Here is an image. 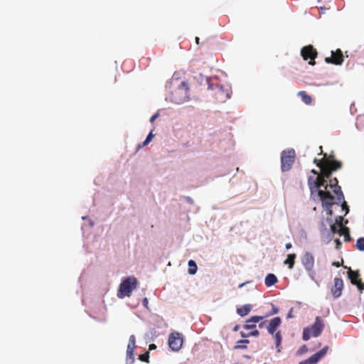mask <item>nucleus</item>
<instances>
[{"label":"nucleus","mask_w":364,"mask_h":364,"mask_svg":"<svg viewBox=\"0 0 364 364\" xmlns=\"http://www.w3.org/2000/svg\"><path fill=\"white\" fill-rule=\"evenodd\" d=\"M139 282L134 276L124 277L117 289V296L119 299L130 296L134 289H136Z\"/></svg>","instance_id":"f257e3e1"},{"label":"nucleus","mask_w":364,"mask_h":364,"mask_svg":"<svg viewBox=\"0 0 364 364\" xmlns=\"http://www.w3.org/2000/svg\"><path fill=\"white\" fill-rule=\"evenodd\" d=\"M296 157L295 150L294 149H288L281 153V170L283 173L289 171Z\"/></svg>","instance_id":"f03ea898"},{"label":"nucleus","mask_w":364,"mask_h":364,"mask_svg":"<svg viewBox=\"0 0 364 364\" xmlns=\"http://www.w3.org/2000/svg\"><path fill=\"white\" fill-rule=\"evenodd\" d=\"M307 183L310 190L311 198L316 201V198H321V196L323 194V191L321 189V187L324 185L317 181L312 176L308 177Z\"/></svg>","instance_id":"7ed1b4c3"},{"label":"nucleus","mask_w":364,"mask_h":364,"mask_svg":"<svg viewBox=\"0 0 364 364\" xmlns=\"http://www.w3.org/2000/svg\"><path fill=\"white\" fill-rule=\"evenodd\" d=\"M184 336L181 333L174 331L169 334L168 344L172 351H179L183 346Z\"/></svg>","instance_id":"20e7f679"},{"label":"nucleus","mask_w":364,"mask_h":364,"mask_svg":"<svg viewBox=\"0 0 364 364\" xmlns=\"http://www.w3.org/2000/svg\"><path fill=\"white\" fill-rule=\"evenodd\" d=\"M347 275L350 283L356 286L360 294H362L364 290V282L361 281L360 271L358 269L353 270L350 268L347 272Z\"/></svg>","instance_id":"39448f33"},{"label":"nucleus","mask_w":364,"mask_h":364,"mask_svg":"<svg viewBox=\"0 0 364 364\" xmlns=\"http://www.w3.org/2000/svg\"><path fill=\"white\" fill-rule=\"evenodd\" d=\"M329 347L325 346L308 358L299 362V364H317L327 354Z\"/></svg>","instance_id":"423d86ee"},{"label":"nucleus","mask_w":364,"mask_h":364,"mask_svg":"<svg viewBox=\"0 0 364 364\" xmlns=\"http://www.w3.org/2000/svg\"><path fill=\"white\" fill-rule=\"evenodd\" d=\"M318 53L316 50L311 45L304 46L301 49V55L304 60L309 59V64L311 65H315L314 59L317 57Z\"/></svg>","instance_id":"0eeeda50"},{"label":"nucleus","mask_w":364,"mask_h":364,"mask_svg":"<svg viewBox=\"0 0 364 364\" xmlns=\"http://www.w3.org/2000/svg\"><path fill=\"white\" fill-rule=\"evenodd\" d=\"M324 321L322 319V318L319 316H317L315 318V321L309 327L312 336L314 338L318 337L321 335L323 328H324Z\"/></svg>","instance_id":"6e6552de"},{"label":"nucleus","mask_w":364,"mask_h":364,"mask_svg":"<svg viewBox=\"0 0 364 364\" xmlns=\"http://www.w3.org/2000/svg\"><path fill=\"white\" fill-rule=\"evenodd\" d=\"M135 343V336L134 335L130 336L127 349L126 364H134V363Z\"/></svg>","instance_id":"1a4fd4ad"},{"label":"nucleus","mask_w":364,"mask_h":364,"mask_svg":"<svg viewBox=\"0 0 364 364\" xmlns=\"http://www.w3.org/2000/svg\"><path fill=\"white\" fill-rule=\"evenodd\" d=\"M334 285L331 287V291L334 299H338L344 287L343 281L341 277L334 278Z\"/></svg>","instance_id":"9d476101"},{"label":"nucleus","mask_w":364,"mask_h":364,"mask_svg":"<svg viewBox=\"0 0 364 364\" xmlns=\"http://www.w3.org/2000/svg\"><path fill=\"white\" fill-rule=\"evenodd\" d=\"M282 320L280 316H275L268 321L266 326L267 332L270 335H273L282 325Z\"/></svg>","instance_id":"9b49d317"},{"label":"nucleus","mask_w":364,"mask_h":364,"mask_svg":"<svg viewBox=\"0 0 364 364\" xmlns=\"http://www.w3.org/2000/svg\"><path fill=\"white\" fill-rule=\"evenodd\" d=\"M301 263L306 270L314 267V257L310 252H306L301 257Z\"/></svg>","instance_id":"f8f14e48"},{"label":"nucleus","mask_w":364,"mask_h":364,"mask_svg":"<svg viewBox=\"0 0 364 364\" xmlns=\"http://www.w3.org/2000/svg\"><path fill=\"white\" fill-rule=\"evenodd\" d=\"M264 318V316H251L249 318L246 320V323H245L242 326V328L245 330L255 329L257 327L256 324L261 321Z\"/></svg>","instance_id":"ddd939ff"},{"label":"nucleus","mask_w":364,"mask_h":364,"mask_svg":"<svg viewBox=\"0 0 364 364\" xmlns=\"http://www.w3.org/2000/svg\"><path fill=\"white\" fill-rule=\"evenodd\" d=\"M333 199L334 198L331 195L328 197H324L323 194H322L321 198H316V201H321L322 208L326 210L332 208L333 205L335 204Z\"/></svg>","instance_id":"4468645a"},{"label":"nucleus","mask_w":364,"mask_h":364,"mask_svg":"<svg viewBox=\"0 0 364 364\" xmlns=\"http://www.w3.org/2000/svg\"><path fill=\"white\" fill-rule=\"evenodd\" d=\"M160 335V333L155 327H151L149 331L145 333L144 338L147 343L153 342Z\"/></svg>","instance_id":"2eb2a0df"},{"label":"nucleus","mask_w":364,"mask_h":364,"mask_svg":"<svg viewBox=\"0 0 364 364\" xmlns=\"http://www.w3.org/2000/svg\"><path fill=\"white\" fill-rule=\"evenodd\" d=\"M319 232L322 242L328 245L332 240V230L329 228Z\"/></svg>","instance_id":"dca6fc26"},{"label":"nucleus","mask_w":364,"mask_h":364,"mask_svg":"<svg viewBox=\"0 0 364 364\" xmlns=\"http://www.w3.org/2000/svg\"><path fill=\"white\" fill-rule=\"evenodd\" d=\"M338 58H335L334 60H333L332 56H331V57H326L325 58V62L326 63H328V64H333V65H342V63L343 62V53H342L341 50H338Z\"/></svg>","instance_id":"f3484780"},{"label":"nucleus","mask_w":364,"mask_h":364,"mask_svg":"<svg viewBox=\"0 0 364 364\" xmlns=\"http://www.w3.org/2000/svg\"><path fill=\"white\" fill-rule=\"evenodd\" d=\"M252 309V306L249 304L242 305V306L237 307L236 313L241 317L247 316Z\"/></svg>","instance_id":"a211bd4d"},{"label":"nucleus","mask_w":364,"mask_h":364,"mask_svg":"<svg viewBox=\"0 0 364 364\" xmlns=\"http://www.w3.org/2000/svg\"><path fill=\"white\" fill-rule=\"evenodd\" d=\"M191 100V97L190 96V89L185 90V95L182 97H172L171 100L172 101V103L176 104V105H181L184 103L185 102H188Z\"/></svg>","instance_id":"6ab92c4d"},{"label":"nucleus","mask_w":364,"mask_h":364,"mask_svg":"<svg viewBox=\"0 0 364 364\" xmlns=\"http://www.w3.org/2000/svg\"><path fill=\"white\" fill-rule=\"evenodd\" d=\"M278 282L277 276L273 273H268L264 278V284L267 287H271Z\"/></svg>","instance_id":"aec40b11"},{"label":"nucleus","mask_w":364,"mask_h":364,"mask_svg":"<svg viewBox=\"0 0 364 364\" xmlns=\"http://www.w3.org/2000/svg\"><path fill=\"white\" fill-rule=\"evenodd\" d=\"M336 201L334 202L335 204L340 205L342 209L347 208V212L350 211L349 206L347 205L346 201L345 200V197L343 193L337 194L336 196Z\"/></svg>","instance_id":"412c9836"},{"label":"nucleus","mask_w":364,"mask_h":364,"mask_svg":"<svg viewBox=\"0 0 364 364\" xmlns=\"http://www.w3.org/2000/svg\"><path fill=\"white\" fill-rule=\"evenodd\" d=\"M321 171L323 178L327 180L331 178L332 175L335 171H333V168L330 165H326L321 168Z\"/></svg>","instance_id":"4be33fe9"},{"label":"nucleus","mask_w":364,"mask_h":364,"mask_svg":"<svg viewBox=\"0 0 364 364\" xmlns=\"http://www.w3.org/2000/svg\"><path fill=\"white\" fill-rule=\"evenodd\" d=\"M250 343L249 339L238 340L235 345L233 346L234 350H246L247 349V344Z\"/></svg>","instance_id":"5701e85b"},{"label":"nucleus","mask_w":364,"mask_h":364,"mask_svg":"<svg viewBox=\"0 0 364 364\" xmlns=\"http://www.w3.org/2000/svg\"><path fill=\"white\" fill-rule=\"evenodd\" d=\"M153 132L154 130L151 129L146 135V139L144 140V141L137 145L136 151H139L142 147L147 146L152 141L153 138L154 137Z\"/></svg>","instance_id":"b1692460"},{"label":"nucleus","mask_w":364,"mask_h":364,"mask_svg":"<svg viewBox=\"0 0 364 364\" xmlns=\"http://www.w3.org/2000/svg\"><path fill=\"white\" fill-rule=\"evenodd\" d=\"M193 79L200 85H205V83L208 82V77L200 73H195Z\"/></svg>","instance_id":"393cba45"},{"label":"nucleus","mask_w":364,"mask_h":364,"mask_svg":"<svg viewBox=\"0 0 364 364\" xmlns=\"http://www.w3.org/2000/svg\"><path fill=\"white\" fill-rule=\"evenodd\" d=\"M188 273L190 275H194L198 271V265L195 260L190 259L188 262Z\"/></svg>","instance_id":"a878e982"},{"label":"nucleus","mask_w":364,"mask_h":364,"mask_svg":"<svg viewBox=\"0 0 364 364\" xmlns=\"http://www.w3.org/2000/svg\"><path fill=\"white\" fill-rule=\"evenodd\" d=\"M296 257V255L294 253L289 254L287 255V258L286 259H284V264L288 265L289 269H293V267L294 266V261H295Z\"/></svg>","instance_id":"bb28decb"},{"label":"nucleus","mask_w":364,"mask_h":364,"mask_svg":"<svg viewBox=\"0 0 364 364\" xmlns=\"http://www.w3.org/2000/svg\"><path fill=\"white\" fill-rule=\"evenodd\" d=\"M298 96L301 97L302 102L306 105H310L312 102L311 97L306 91H299Z\"/></svg>","instance_id":"cd10ccee"},{"label":"nucleus","mask_w":364,"mask_h":364,"mask_svg":"<svg viewBox=\"0 0 364 364\" xmlns=\"http://www.w3.org/2000/svg\"><path fill=\"white\" fill-rule=\"evenodd\" d=\"M215 86L220 92L225 94L226 99H230L232 92L229 89L225 88L223 85L216 84Z\"/></svg>","instance_id":"c85d7f7f"},{"label":"nucleus","mask_w":364,"mask_h":364,"mask_svg":"<svg viewBox=\"0 0 364 364\" xmlns=\"http://www.w3.org/2000/svg\"><path fill=\"white\" fill-rule=\"evenodd\" d=\"M312 336V333L309 328V327H305L303 329L302 332V339L304 341H308L311 337Z\"/></svg>","instance_id":"c756f323"},{"label":"nucleus","mask_w":364,"mask_h":364,"mask_svg":"<svg viewBox=\"0 0 364 364\" xmlns=\"http://www.w3.org/2000/svg\"><path fill=\"white\" fill-rule=\"evenodd\" d=\"M355 247L358 250L364 252V237H360L357 239Z\"/></svg>","instance_id":"7c9ffc66"},{"label":"nucleus","mask_w":364,"mask_h":364,"mask_svg":"<svg viewBox=\"0 0 364 364\" xmlns=\"http://www.w3.org/2000/svg\"><path fill=\"white\" fill-rule=\"evenodd\" d=\"M331 167L333 168V171H336L342 168L343 164L342 161H338L337 159H333L331 164H329Z\"/></svg>","instance_id":"2f4dec72"},{"label":"nucleus","mask_w":364,"mask_h":364,"mask_svg":"<svg viewBox=\"0 0 364 364\" xmlns=\"http://www.w3.org/2000/svg\"><path fill=\"white\" fill-rule=\"evenodd\" d=\"M309 351V348L306 344L302 345L299 348V349L296 351L295 355L296 356H300Z\"/></svg>","instance_id":"473e14b6"},{"label":"nucleus","mask_w":364,"mask_h":364,"mask_svg":"<svg viewBox=\"0 0 364 364\" xmlns=\"http://www.w3.org/2000/svg\"><path fill=\"white\" fill-rule=\"evenodd\" d=\"M344 230H345L346 232H345V234L343 235L344 236L343 240L345 242H350L353 240V238L350 235V229L348 227H346L344 228Z\"/></svg>","instance_id":"72a5a7b5"},{"label":"nucleus","mask_w":364,"mask_h":364,"mask_svg":"<svg viewBox=\"0 0 364 364\" xmlns=\"http://www.w3.org/2000/svg\"><path fill=\"white\" fill-rule=\"evenodd\" d=\"M331 230H332V237L334 235H338L339 236H342L343 235V228L340 227V228H336V226L331 227Z\"/></svg>","instance_id":"f704fd0d"},{"label":"nucleus","mask_w":364,"mask_h":364,"mask_svg":"<svg viewBox=\"0 0 364 364\" xmlns=\"http://www.w3.org/2000/svg\"><path fill=\"white\" fill-rule=\"evenodd\" d=\"M271 306H272L271 310L268 314H267L266 316H270L277 314L279 311V309L277 306H275L273 304H272Z\"/></svg>","instance_id":"c9c22d12"},{"label":"nucleus","mask_w":364,"mask_h":364,"mask_svg":"<svg viewBox=\"0 0 364 364\" xmlns=\"http://www.w3.org/2000/svg\"><path fill=\"white\" fill-rule=\"evenodd\" d=\"M156 322L157 323L158 328L166 327V324L165 323L164 319L160 316H157L156 318Z\"/></svg>","instance_id":"e433bc0d"},{"label":"nucleus","mask_w":364,"mask_h":364,"mask_svg":"<svg viewBox=\"0 0 364 364\" xmlns=\"http://www.w3.org/2000/svg\"><path fill=\"white\" fill-rule=\"evenodd\" d=\"M326 228H328L327 224L325 223L324 217L322 215L318 223V230L321 231Z\"/></svg>","instance_id":"4c0bfd02"},{"label":"nucleus","mask_w":364,"mask_h":364,"mask_svg":"<svg viewBox=\"0 0 364 364\" xmlns=\"http://www.w3.org/2000/svg\"><path fill=\"white\" fill-rule=\"evenodd\" d=\"M306 271L307 272L308 275H309V277H310V279H311L312 281H314V282H315L316 283H317V281H316V272H315V270L314 269V268H311V269H310V270H306Z\"/></svg>","instance_id":"58836bf2"},{"label":"nucleus","mask_w":364,"mask_h":364,"mask_svg":"<svg viewBox=\"0 0 364 364\" xmlns=\"http://www.w3.org/2000/svg\"><path fill=\"white\" fill-rule=\"evenodd\" d=\"M205 85L208 86V90H214L216 89V84L213 82V80L210 77H208V82L205 83Z\"/></svg>","instance_id":"ea45409f"},{"label":"nucleus","mask_w":364,"mask_h":364,"mask_svg":"<svg viewBox=\"0 0 364 364\" xmlns=\"http://www.w3.org/2000/svg\"><path fill=\"white\" fill-rule=\"evenodd\" d=\"M139 359L141 361L148 363L149 359V353L146 351L143 354L139 355Z\"/></svg>","instance_id":"a19ab883"},{"label":"nucleus","mask_w":364,"mask_h":364,"mask_svg":"<svg viewBox=\"0 0 364 364\" xmlns=\"http://www.w3.org/2000/svg\"><path fill=\"white\" fill-rule=\"evenodd\" d=\"M250 330H251V331L248 332V335H247L248 338L249 337L257 338L259 336L260 333L257 329L255 328V329H250Z\"/></svg>","instance_id":"79ce46f5"},{"label":"nucleus","mask_w":364,"mask_h":364,"mask_svg":"<svg viewBox=\"0 0 364 364\" xmlns=\"http://www.w3.org/2000/svg\"><path fill=\"white\" fill-rule=\"evenodd\" d=\"M330 188L333 190L335 196H337V194L343 193L341 187L339 185H337V186H330Z\"/></svg>","instance_id":"37998d69"},{"label":"nucleus","mask_w":364,"mask_h":364,"mask_svg":"<svg viewBox=\"0 0 364 364\" xmlns=\"http://www.w3.org/2000/svg\"><path fill=\"white\" fill-rule=\"evenodd\" d=\"M190 87L188 86V84L186 81H182L181 84L178 86V90L180 91L181 90H189Z\"/></svg>","instance_id":"c03bdc74"},{"label":"nucleus","mask_w":364,"mask_h":364,"mask_svg":"<svg viewBox=\"0 0 364 364\" xmlns=\"http://www.w3.org/2000/svg\"><path fill=\"white\" fill-rule=\"evenodd\" d=\"M274 338V341H283V337L281 331H276L273 335H272Z\"/></svg>","instance_id":"a18cd8bd"},{"label":"nucleus","mask_w":364,"mask_h":364,"mask_svg":"<svg viewBox=\"0 0 364 364\" xmlns=\"http://www.w3.org/2000/svg\"><path fill=\"white\" fill-rule=\"evenodd\" d=\"M324 220L329 225V228L335 226V222H333L331 217L327 216V218H324Z\"/></svg>","instance_id":"49530a36"},{"label":"nucleus","mask_w":364,"mask_h":364,"mask_svg":"<svg viewBox=\"0 0 364 364\" xmlns=\"http://www.w3.org/2000/svg\"><path fill=\"white\" fill-rule=\"evenodd\" d=\"M274 343L277 353H280L282 351V341H274Z\"/></svg>","instance_id":"de8ad7c7"},{"label":"nucleus","mask_w":364,"mask_h":364,"mask_svg":"<svg viewBox=\"0 0 364 364\" xmlns=\"http://www.w3.org/2000/svg\"><path fill=\"white\" fill-rule=\"evenodd\" d=\"M334 242L336 245V246H335L336 250H339L342 247V242L340 240L339 238H335Z\"/></svg>","instance_id":"09e8293b"},{"label":"nucleus","mask_w":364,"mask_h":364,"mask_svg":"<svg viewBox=\"0 0 364 364\" xmlns=\"http://www.w3.org/2000/svg\"><path fill=\"white\" fill-rule=\"evenodd\" d=\"M159 116H160V113H159V111H158V112H156V113H154V114L151 117V118H150V119H149L150 123H151V124H152V123H154V121H155V120H156V119Z\"/></svg>","instance_id":"8fccbe9b"},{"label":"nucleus","mask_w":364,"mask_h":364,"mask_svg":"<svg viewBox=\"0 0 364 364\" xmlns=\"http://www.w3.org/2000/svg\"><path fill=\"white\" fill-rule=\"evenodd\" d=\"M329 181H330V186H337V185H338V180L337 178H331V179H329Z\"/></svg>","instance_id":"3c124183"},{"label":"nucleus","mask_w":364,"mask_h":364,"mask_svg":"<svg viewBox=\"0 0 364 364\" xmlns=\"http://www.w3.org/2000/svg\"><path fill=\"white\" fill-rule=\"evenodd\" d=\"M344 220V216L343 215H338V216H336L335 218V223H342Z\"/></svg>","instance_id":"603ef678"},{"label":"nucleus","mask_w":364,"mask_h":364,"mask_svg":"<svg viewBox=\"0 0 364 364\" xmlns=\"http://www.w3.org/2000/svg\"><path fill=\"white\" fill-rule=\"evenodd\" d=\"M141 304L144 308H146V309H149V306H148L149 300L146 297H144L142 299Z\"/></svg>","instance_id":"864d4df0"},{"label":"nucleus","mask_w":364,"mask_h":364,"mask_svg":"<svg viewBox=\"0 0 364 364\" xmlns=\"http://www.w3.org/2000/svg\"><path fill=\"white\" fill-rule=\"evenodd\" d=\"M172 97H176V94H174L173 92H170V93H169V96L166 97H165V100H166V102H172V101L171 100V99Z\"/></svg>","instance_id":"5fc2aeb1"},{"label":"nucleus","mask_w":364,"mask_h":364,"mask_svg":"<svg viewBox=\"0 0 364 364\" xmlns=\"http://www.w3.org/2000/svg\"><path fill=\"white\" fill-rule=\"evenodd\" d=\"M183 198L186 200V201L188 203H189L191 205H193L194 203L193 199L190 196H183Z\"/></svg>","instance_id":"6e6d98bb"},{"label":"nucleus","mask_w":364,"mask_h":364,"mask_svg":"<svg viewBox=\"0 0 364 364\" xmlns=\"http://www.w3.org/2000/svg\"><path fill=\"white\" fill-rule=\"evenodd\" d=\"M267 323H268V321H262V322H259V324H258V327L259 328H263L264 327H266V326L267 325Z\"/></svg>","instance_id":"4d7b16f0"},{"label":"nucleus","mask_w":364,"mask_h":364,"mask_svg":"<svg viewBox=\"0 0 364 364\" xmlns=\"http://www.w3.org/2000/svg\"><path fill=\"white\" fill-rule=\"evenodd\" d=\"M338 50L339 49H337L336 51L331 50V56L333 58V60H334L335 58H338Z\"/></svg>","instance_id":"13d9d810"},{"label":"nucleus","mask_w":364,"mask_h":364,"mask_svg":"<svg viewBox=\"0 0 364 364\" xmlns=\"http://www.w3.org/2000/svg\"><path fill=\"white\" fill-rule=\"evenodd\" d=\"M240 335L242 338V339H247V338H248V336H247L248 333H245L244 331H240Z\"/></svg>","instance_id":"bf43d9fd"},{"label":"nucleus","mask_w":364,"mask_h":364,"mask_svg":"<svg viewBox=\"0 0 364 364\" xmlns=\"http://www.w3.org/2000/svg\"><path fill=\"white\" fill-rule=\"evenodd\" d=\"M292 312H293V308H291V309L288 311V313H287V319L293 318V316H293Z\"/></svg>","instance_id":"052dcab7"},{"label":"nucleus","mask_w":364,"mask_h":364,"mask_svg":"<svg viewBox=\"0 0 364 364\" xmlns=\"http://www.w3.org/2000/svg\"><path fill=\"white\" fill-rule=\"evenodd\" d=\"M314 164L317 167H318L320 169L321 168V163H320V161H319L318 159L315 158V159H314Z\"/></svg>","instance_id":"680f3d73"},{"label":"nucleus","mask_w":364,"mask_h":364,"mask_svg":"<svg viewBox=\"0 0 364 364\" xmlns=\"http://www.w3.org/2000/svg\"><path fill=\"white\" fill-rule=\"evenodd\" d=\"M252 282V281H247L245 282L241 283V284H239L238 288L241 289L243 287H245V285H247L248 284H251Z\"/></svg>","instance_id":"e2e57ef3"},{"label":"nucleus","mask_w":364,"mask_h":364,"mask_svg":"<svg viewBox=\"0 0 364 364\" xmlns=\"http://www.w3.org/2000/svg\"><path fill=\"white\" fill-rule=\"evenodd\" d=\"M326 215L329 217H332V215H333V211L332 208L327 209V210H326Z\"/></svg>","instance_id":"0e129e2a"},{"label":"nucleus","mask_w":364,"mask_h":364,"mask_svg":"<svg viewBox=\"0 0 364 364\" xmlns=\"http://www.w3.org/2000/svg\"><path fill=\"white\" fill-rule=\"evenodd\" d=\"M332 266L336 267H340L341 266V264L338 261H333L332 262Z\"/></svg>","instance_id":"69168bd1"},{"label":"nucleus","mask_w":364,"mask_h":364,"mask_svg":"<svg viewBox=\"0 0 364 364\" xmlns=\"http://www.w3.org/2000/svg\"><path fill=\"white\" fill-rule=\"evenodd\" d=\"M240 328V326L239 324H236L234 326V327L232 328V331L233 332H237L239 331V329Z\"/></svg>","instance_id":"338daca9"},{"label":"nucleus","mask_w":364,"mask_h":364,"mask_svg":"<svg viewBox=\"0 0 364 364\" xmlns=\"http://www.w3.org/2000/svg\"><path fill=\"white\" fill-rule=\"evenodd\" d=\"M292 247V245L291 242H288L285 245V248L289 250Z\"/></svg>","instance_id":"774afa93"}]
</instances>
